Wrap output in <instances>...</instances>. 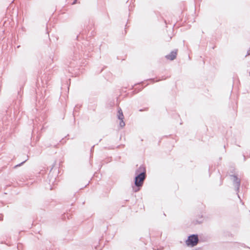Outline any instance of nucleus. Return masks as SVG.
<instances>
[{
    "label": "nucleus",
    "mask_w": 250,
    "mask_h": 250,
    "mask_svg": "<svg viewBox=\"0 0 250 250\" xmlns=\"http://www.w3.org/2000/svg\"><path fill=\"white\" fill-rule=\"evenodd\" d=\"M146 177V168L144 165H141L135 172L134 178V186H132L133 191H139L143 187Z\"/></svg>",
    "instance_id": "1"
},
{
    "label": "nucleus",
    "mask_w": 250,
    "mask_h": 250,
    "mask_svg": "<svg viewBox=\"0 0 250 250\" xmlns=\"http://www.w3.org/2000/svg\"><path fill=\"white\" fill-rule=\"evenodd\" d=\"M199 242V238L198 234H191L188 237L186 241V245L188 246L194 247L198 244Z\"/></svg>",
    "instance_id": "2"
},
{
    "label": "nucleus",
    "mask_w": 250,
    "mask_h": 250,
    "mask_svg": "<svg viewBox=\"0 0 250 250\" xmlns=\"http://www.w3.org/2000/svg\"><path fill=\"white\" fill-rule=\"evenodd\" d=\"M81 50L80 51V47L79 46L77 47H74V50L73 51V56H72V60L74 61H77L80 60L81 57L82 56V53L84 52L83 47L81 46Z\"/></svg>",
    "instance_id": "3"
},
{
    "label": "nucleus",
    "mask_w": 250,
    "mask_h": 250,
    "mask_svg": "<svg viewBox=\"0 0 250 250\" xmlns=\"http://www.w3.org/2000/svg\"><path fill=\"white\" fill-rule=\"evenodd\" d=\"M231 180L233 182V185L235 188V191H236V193L238 195V197L240 198L239 195L238 194V192H239V188L241 184V180L239 178L237 177V176L235 175H229Z\"/></svg>",
    "instance_id": "4"
},
{
    "label": "nucleus",
    "mask_w": 250,
    "mask_h": 250,
    "mask_svg": "<svg viewBox=\"0 0 250 250\" xmlns=\"http://www.w3.org/2000/svg\"><path fill=\"white\" fill-rule=\"evenodd\" d=\"M177 56V50H173L170 52L169 54L167 55L165 57L167 59L170 61L174 60Z\"/></svg>",
    "instance_id": "5"
},
{
    "label": "nucleus",
    "mask_w": 250,
    "mask_h": 250,
    "mask_svg": "<svg viewBox=\"0 0 250 250\" xmlns=\"http://www.w3.org/2000/svg\"><path fill=\"white\" fill-rule=\"evenodd\" d=\"M55 164H56V162H55L53 164V165H52V167L50 169V172L48 174V179L49 183L50 184L51 183H52V184H54V182H55V180H56V178H53L52 173H51V171H52V169L55 166Z\"/></svg>",
    "instance_id": "6"
},
{
    "label": "nucleus",
    "mask_w": 250,
    "mask_h": 250,
    "mask_svg": "<svg viewBox=\"0 0 250 250\" xmlns=\"http://www.w3.org/2000/svg\"><path fill=\"white\" fill-rule=\"evenodd\" d=\"M143 83H144V82H142L140 83H137V84H135V86L136 87L134 88V90L133 91L134 94H136V93H138L139 92L141 91L143 89V88L144 87L142 86H141L140 85L143 84Z\"/></svg>",
    "instance_id": "7"
},
{
    "label": "nucleus",
    "mask_w": 250,
    "mask_h": 250,
    "mask_svg": "<svg viewBox=\"0 0 250 250\" xmlns=\"http://www.w3.org/2000/svg\"><path fill=\"white\" fill-rule=\"evenodd\" d=\"M118 118L119 120H122L124 119V116L123 115V113L122 111V109L120 108L119 110H118Z\"/></svg>",
    "instance_id": "8"
},
{
    "label": "nucleus",
    "mask_w": 250,
    "mask_h": 250,
    "mask_svg": "<svg viewBox=\"0 0 250 250\" xmlns=\"http://www.w3.org/2000/svg\"><path fill=\"white\" fill-rule=\"evenodd\" d=\"M203 215H201V216H199V219H197L195 221H194V224H200L201 223H202L203 221Z\"/></svg>",
    "instance_id": "9"
},
{
    "label": "nucleus",
    "mask_w": 250,
    "mask_h": 250,
    "mask_svg": "<svg viewBox=\"0 0 250 250\" xmlns=\"http://www.w3.org/2000/svg\"><path fill=\"white\" fill-rule=\"evenodd\" d=\"M50 79V78H49V76H47L46 75H45L44 77H42L41 78L42 83H43L44 81H45L46 84H47V81H49Z\"/></svg>",
    "instance_id": "10"
},
{
    "label": "nucleus",
    "mask_w": 250,
    "mask_h": 250,
    "mask_svg": "<svg viewBox=\"0 0 250 250\" xmlns=\"http://www.w3.org/2000/svg\"><path fill=\"white\" fill-rule=\"evenodd\" d=\"M27 160H28V158H27L26 160H25L24 161H22L21 163H20V164L15 166L14 168H17L18 167H19L22 166Z\"/></svg>",
    "instance_id": "11"
},
{
    "label": "nucleus",
    "mask_w": 250,
    "mask_h": 250,
    "mask_svg": "<svg viewBox=\"0 0 250 250\" xmlns=\"http://www.w3.org/2000/svg\"><path fill=\"white\" fill-rule=\"evenodd\" d=\"M124 119H122V120H120V126L121 127H123L125 126V123L124 122Z\"/></svg>",
    "instance_id": "12"
},
{
    "label": "nucleus",
    "mask_w": 250,
    "mask_h": 250,
    "mask_svg": "<svg viewBox=\"0 0 250 250\" xmlns=\"http://www.w3.org/2000/svg\"><path fill=\"white\" fill-rule=\"evenodd\" d=\"M81 105H79V104L76 105L74 108V112H77L78 109H79L81 107Z\"/></svg>",
    "instance_id": "13"
},
{
    "label": "nucleus",
    "mask_w": 250,
    "mask_h": 250,
    "mask_svg": "<svg viewBox=\"0 0 250 250\" xmlns=\"http://www.w3.org/2000/svg\"><path fill=\"white\" fill-rule=\"evenodd\" d=\"M94 146H93L91 147V149H90V152H91V153H92V152L93 151V150H94Z\"/></svg>",
    "instance_id": "14"
},
{
    "label": "nucleus",
    "mask_w": 250,
    "mask_h": 250,
    "mask_svg": "<svg viewBox=\"0 0 250 250\" xmlns=\"http://www.w3.org/2000/svg\"><path fill=\"white\" fill-rule=\"evenodd\" d=\"M148 109V108H146L145 109H140L139 110L140 111H145V110H147Z\"/></svg>",
    "instance_id": "15"
},
{
    "label": "nucleus",
    "mask_w": 250,
    "mask_h": 250,
    "mask_svg": "<svg viewBox=\"0 0 250 250\" xmlns=\"http://www.w3.org/2000/svg\"><path fill=\"white\" fill-rule=\"evenodd\" d=\"M77 2V0H74L73 2L72 3V5L75 4Z\"/></svg>",
    "instance_id": "16"
},
{
    "label": "nucleus",
    "mask_w": 250,
    "mask_h": 250,
    "mask_svg": "<svg viewBox=\"0 0 250 250\" xmlns=\"http://www.w3.org/2000/svg\"><path fill=\"white\" fill-rule=\"evenodd\" d=\"M3 219V216L2 215H0V221Z\"/></svg>",
    "instance_id": "17"
},
{
    "label": "nucleus",
    "mask_w": 250,
    "mask_h": 250,
    "mask_svg": "<svg viewBox=\"0 0 250 250\" xmlns=\"http://www.w3.org/2000/svg\"><path fill=\"white\" fill-rule=\"evenodd\" d=\"M148 80H149V81H152L153 83H154V82H155V81H154V79H149Z\"/></svg>",
    "instance_id": "18"
},
{
    "label": "nucleus",
    "mask_w": 250,
    "mask_h": 250,
    "mask_svg": "<svg viewBox=\"0 0 250 250\" xmlns=\"http://www.w3.org/2000/svg\"><path fill=\"white\" fill-rule=\"evenodd\" d=\"M243 157H244V161H245L246 160V156L243 154Z\"/></svg>",
    "instance_id": "19"
},
{
    "label": "nucleus",
    "mask_w": 250,
    "mask_h": 250,
    "mask_svg": "<svg viewBox=\"0 0 250 250\" xmlns=\"http://www.w3.org/2000/svg\"><path fill=\"white\" fill-rule=\"evenodd\" d=\"M165 79H166V78H163L162 79V80H165ZM160 80H161V79H159V80H157V81H156L157 82V81H160Z\"/></svg>",
    "instance_id": "20"
},
{
    "label": "nucleus",
    "mask_w": 250,
    "mask_h": 250,
    "mask_svg": "<svg viewBox=\"0 0 250 250\" xmlns=\"http://www.w3.org/2000/svg\"><path fill=\"white\" fill-rule=\"evenodd\" d=\"M250 51H248V52H247V55L246 56H247V55H249L250 54Z\"/></svg>",
    "instance_id": "21"
},
{
    "label": "nucleus",
    "mask_w": 250,
    "mask_h": 250,
    "mask_svg": "<svg viewBox=\"0 0 250 250\" xmlns=\"http://www.w3.org/2000/svg\"><path fill=\"white\" fill-rule=\"evenodd\" d=\"M165 22L166 25L167 24V22L166 20H165Z\"/></svg>",
    "instance_id": "22"
},
{
    "label": "nucleus",
    "mask_w": 250,
    "mask_h": 250,
    "mask_svg": "<svg viewBox=\"0 0 250 250\" xmlns=\"http://www.w3.org/2000/svg\"><path fill=\"white\" fill-rule=\"evenodd\" d=\"M17 248H18V249H19V250H20V249H19V245H18Z\"/></svg>",
    "instance_id": "23"
},
{
    "label": "nucleus",
    "mask_w": 250,
    "mask_h": 250,
    "mask_svg": "<svg viewBox=\"0 0 250 250\" xmlns=\"http://www.w3.org/2000/svg\"><path fill=\"white\" fill-rule=\"evenodd\" d=\"M20 47V45H19V46H17V47H18V48H19V47Z\"/></svg>",
    "instance_id": "24"
},
{
    "label": "nucleus",
    "mask_w": 250,
    "mask_h": 250,
    "mask_svg": "<svg viewBox=\"0 0 250 250\" xmlns=\"http://www.w3.org/2000/svg\"><path fill=\"white\" fill-rule=\"evenodd\" d=\"M249 74H250V72H249Z\"/></svg>",
    "instance_id": "25"
}]
</instances>
